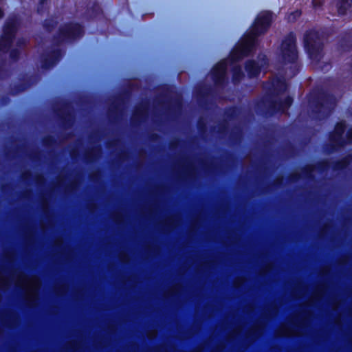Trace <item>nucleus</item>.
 <instances>
[{"label":"nucleus","mask_w":352,"mask_h":352,"mask_svg":"<svg viewBox=\"0 0 352 352\" xmlns=\"http://www.w3.org/2000/svg\"><path fill=\"white\" fill-rule=\"evenodd\" d=\"M259 63H256L254 60H249L246 63L245 70L250 77L256 76L261 68L267 64V60L265 55H260L258 56Z\"/></svg>","instance_id":"8"},{"label":"nucleus","mask_w":352,"mask_h":352,"mask_svg":"<svg viewBox=\"0 0 352 352\" xmlns=\"http://www.w3.org/2000/svg\"><path fill=\"white\" fill-rule=\"evenodd\" d=\"M19 21L16 16L9 17L3 27V32L0 38V51L7 52L12 43L17 28Z\"/></svg>","instance_id":"4"},{"label":"nucleus","mask_w":352,"mask_h":352,"mask_svg":"<svg viewBox=\"0 0 352 352\" xmlns=\"http://www.w3.org/2000/svg\"><path fill=\"white\" fill-rule=\"evenodd\" d=\"M19 56V52L16 50H12L10 52V58L13 60L17 59Z\"/></svg>","instance_id":"19"},{"label":"nucleus","mask_w":352,"mask_h":352,"mask_svg":"<svg viewBox=\"0 0 352 352\" xmlns=\"http://www.w3.org/2000/svg\"><path fill=\"white\" fill-rule=\"evenodd\" d=\"M280 55L285 63H294L298 58L296 46V36L293 33L289 34L283 41Z\"/></svg>","instance_id":"5"},{"label":"nucleus","mask_w":352,"mask_h":352,"mask_svg":"<svg viewBox=\"0 0 352 352\" xmlns=\"http://www.w3.org/2000/svg\"><path fill=\"white\" fill-rule=\"evenodd\" d=\"M3 11L0 9V19L3 16Z\"/></svg>","instance_id":"26"},{"label":"nucleus","mask_w":352,"mask_h":352,"mask_svg":"<svg viewBox=\"0 0 352 352\" xmlns=\"http://www.w3.org/2000/svg\"><path fill=\"white\" fill-rule=\"evenodd\" d=\"M312 3H313L314 7L317 8V7H320L322 6V0H313Z\"/></svg>","instance_id":"21"},{"label":"nucleus","mask_w":352,"mask_h":352,"mask_svg":"<svg viewBox=\"0 0 352 352\" xmlns=\"http://www.w3.org/2000/svg\"><path fill=\"white\" fill-rule=\"evenodd\" d=\"M347 142L352 143V128L349 129L346 134Z\"/></svg>","instance_id":"20"},{"label":"nucleus","mask_w":352,"mask_h":352,"mask_svg":"<svg viewBox=\"0 0 352 352\" xmlns=\"http://www.w3.org/2000/svg\"><path fill=\"white\" fill-rule=\"evenodd\" d=\"M342 166H340V168H344L346 166V164L348 163V161L346 160H344L343 162H342Z\"/></svg>","instance_id":"24"},{"label":"nucleus","mask_w":352,"mask_h":352,"mask_svg":"<svg viewBox=\"0 0 352 352\" xmlns=\"http://www.w3.org/2000/svg\"><path fill=\"white\" fill-rule=\"evenodd\" d=\"M25 44V40L23 38L19 39L17 41V45L21 47V45H23Z\"/></svg>","instance_id":"23"},{"label":"nucleus","mask_w":352,"mask_h":352,"mask_svg":"<svg viewBox=\"0 0 352 352\" xmlns=\"http://www.w3.org/2000/svg\"><path fill=\"white\" fill-rule=\"evenodd\" d=\"M243 76V73L240 67H235L233 69V76L232 80L234 83H236L241 80Z\"/></svg>","instance_id":"16"},{"label":"nucleus","mask_w":352,"mask_h":352,"mask_svg":"<svg viewBox=\"0 0 352 352\" xmlns=\"http://www.w3.org/2000/svg\"><path fill=\"white\" fill-rule=\"evenodd\" d=\"M292 98L291 97H287L285 98L283 102H276L273 104V109L276 111H282L284 112L287 109H288L292 103Z\"/></svg>","instance_id":"13"},{"label":"nucleus","mask_w":352,"mask_h":352,"mask_svg":"<svg viewBox=\"0 0 352 352\" xmlns=\"http://www.w3.org/2000/svg\"><path fill=\"white\" fill-rule=\"evenodd\" d=\"M47 0H40V6H43Z\"/></svg>","instance_id":"25"},{"label":"nucleus","mask_w":352,"mask_h":352,"mask_svg":"<svg viewBox=\"0 0 352 352\" xmlns=\"http://www.w3.org/2000/svg\"><path fill=\"white\" fill-rule=\"evenodd\" d=\"M272 86L276 92H284L287 89V85L285 80L277 79L273 81Z\"/></svg>","instance_id":"15"},{"label":"nucleus","mask_w":352,"mask_h":352,"mask_svg":"<svg viewBox=\"0 0 352 352\" xmlns=\"http://www.w3.org/2000/svg\"><path fill=\"white\" fill-rule=\"evenodd\" d=\"M227 69L226 60L220 61L212 71V75L215 84H221L225 78Z\"/></svg>","instance_id":"10"},{"label":"nucleus","mask_w":352,"mask_h":352,"mask_svg":"<svg viewBox=\"0 0 352 352\" xmlns=\"http://www.w3.org/2000/svg\"><path fill=\"white\" fill-rule=\"evenodd\" d=\"M61 56L60 52H54L50 56L49 59H45L42 65L43 69H49L56 64Z\"/></svg>","instance_id":"11"},{"label":"nucleus","mask_w":352,"mask_h":352,"mask_svg":"<svg viewBox=\"0 0 352 352\" xmlns=\"http://www.w3.org/2000/svg\"><path fill=\"white\" fill-rule=\"evenodd\" d=\"M292 322L288 321L282 324L278 329V334L283 337H291L296 334V331L291 327Z\"/></svg>","instance_id":"12"},{"label":"nucleus","mask_w":352,"mask_h":352,"mask_svg":"<svg viewBox=\"0 0 352 352\" xmlns=\"http://www.w3.org/2000/svg\"><path fill=\"white\" fill-rule=\"evenodd\" d=\"M318 104L319 106L316 107L318 109L317 113L322 115V116L318 115L317 118L320 119L322 117H327L331 113L336 106V99L332 96H324L320 99Z\"/></svg>","instance_id":"7"},{"label":"nucleus","mask_w":352,"mask_h":352,"mask_svg":"<svg viewBox=\"0 0 352 352\" xmlns=\"http://www.w3.org/2000/svg\"><path fill=\"white\" fill-rule=\"evenodd\" d=\"M338 11L340 14H344L347 10H352V0H338Z\"/></svg>","instance_id":"14"},{"label":"nucleus","mask_w":352,"mask_h":352,"mask_svg":"<svg viewBox=\"0 0 352 352\" xmlns=\"http://www.w3.org/2000/svg\"><path fill=\"white\" fill-rule=\"evenodd\" d=\"M272 19V14L270 12H262L257 16L250 32L244 36L241 43L232 52V56L234 60H239L252 52L257 36L267 30Z\"/></svg>","instance_id":"1"},{"label":"nucleus","mask_w":352,"mask_h":352,"mask_svg":"<svg viewBox=\"0 0 352 352\" xmlns=\"http://www.w3.org/2000/svg\"><path fill=\"white\" fill-rule=\"evenodd\" d=\"M16 284L25 292L26 298L29 301L36 300L41 283L36 276H28L23 273L16 274Z\"/></svg>","instance_id":"2"},{"label":"nucleus","mask_w":352,"mask_h":352,"mask_svg":"<svg viewBox=\"0 0 352 352\" xmlns=\"http://www.w3.org/2000/svg\"><path fill=\"white\" fill-rule=\"evenodd\" d=\"M301 14V12L299 10H296L295 12L291 13L288 16V20L289 21H293L296 19V18L299 17Z\"/></svg>","instance_id":"17"},{"label":"nucleus","mask_w":352,"mask_h":352,"mask_svg":"<svg viewBox=\"0 0 352 352\" xmlns=\"http://www.w3.org/2000/svg\"><path fill=\"white\" fill-rule=\"evenodd\" d=\"M54 24H56V22L53 19L46 20L44 23V27L47 31H50V27H53Z\"/></svg>","instance_id":"18"},{"label":"nucleus","mask_w":352,"mask_h":352,"mask_svg":"<svg viewBox=\"0 0 352 352\" xmlns=\"http://www.w3.org/2000/svg\"><path fill=\"white\" fill-rule=\"evenodd\" d=\"M83 28L79 24H66L59 30L58 43L67 41L82 36Z\"/></svg>","instance_id":"6"},{"label":"nucleus","mask_w":352,"mask_h":352,"mask_svg":"<svg viewBox=\"0 0 352 352\" xmlns=\"http://www.w3.org/2000/svg\"><path fill=\"white\" fill-rule=\"evenodd\" d=\"M345 126L344 122H338L336 125L334 131L330 135L331 141L338 146H342L346 143L345 140L342 138Z\"/></svg>","instance_id":"9"},{"label":"nucleus","mask_w":352,"mask_h":352,"mask_svg":"<svg viewBox=\"0 0 352 352\" xmlns=\"http://www.w3.org/2000/svg\"><path fill=\"white\" fill-rule=\"evenodd\" d=\"M304 44L311 59L318 61L322 57L323 43L319 33L315 30L307 32Z\"/></svg>","instance_id":"3"},{"label":"nucleus","mask_w":352,"mask_h":352,"mask_svg":"<svg viewBox=\"0 0 352 352\" xmlns=\"http://www.w3.org/2000/svg\"><path fill=\"white\" fill-rule=\"evenodd\" d=\"M291 63L292 64V66L291 67L294 68L295 70V72L293 73V74L291 75V77H293V76H294L298 71L297 64L296 63V60L294 63Z\"/></svg>","instance_id":"22"}]
</instances>
